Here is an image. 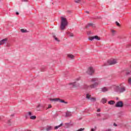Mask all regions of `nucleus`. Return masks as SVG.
Returning <instances> with one entry per match:
<instances>
[{
	"mask_svg": "<svg viewBox=\"0 0 131 131\" xmlns=\"http://www.w3.org/2000/svg\"><path fill=\"white\" fill-rule=\"evenodd\" d=\"M50 108H52V105H51V104L48 105V109H50Z\"/></svg>",
	"mask_w": 131,
	"mask_h": 131,
	"instance_id": "obj_32",
	"label": "nucleus"
},
{
	"mask_svg": "<svg viewBox=\"0 0 131 131\" xmlns=\"http://www.w3.org/2000/svg\"><path fill=\"white\" fill-rule=\"evenodd\" d=\"M65 125L67 128H68L69 126H70V123H66Z\"/></svg>",
	"mask_w": 131,
	"mask_h": 131,
	"instance_id": "obj_26",
	"label": "nucleus"
},
{
	"mask_svg": "<svg viewBox=\"0 0 131 131\" xmlns=\"http://www.w3.org/2000/svg\"><path fill=\"white\" fill-rule=\"evenodd\" d=\"M80 2H81V0H76V1H75V3H76V4H79V3H80Z\"/></svg>",
	"mask_w": 131,
	"mask_h": 131,
	"instance_id": "obj_28",
	"label": "nucleus"
},
{
	"mask_svg": "<svg viewBox=\"0 0 131 131\" xmlns=\"http://www.w3.org/2000/svg\"><path fill=\"white\" fill-rule=\"evenodd\" d=\"M116 92L118 93H123V92H125V87L121 88L119 86H117L116 87Z\"/></svg>",
	"mask_w": 131,
	"mask_h": 131,
	"instance_id": "obj_5",
	"label": "nucleus"
},
{
	"mask_svg": "<svg viewBox=\"0 0 131 131\" xmlns=\"http://www.w3.org/2000/svg\"><path fill=\"white\" fill-rule=\"evenodd\" d=\"M63 125V123H61V124L59 125L56 126L54 127V129H58L59 127H61Z\"/></svg>",
	"mask_w": 131,
	"mask_h": 131,
	"instance_id": "obj_20",
	"label": "nucleus"
},
{
	"mask_svg": "<svg viewBox=\"0 0 131 131\" xmlns=\"http://www.w3.org/2000/svg\"><path fill=\"white\" fill-rule=\"evenodd\" d=\"M116 24L117 26H120V25L117 21H116Z\"/></svg>",
	"mask_w": 131,
	"mask_h": 131,
	"instance_id": "obj_30",
	"label": "nucleus"
},
{
	"mask_svg": "<svg viewBox=\"0 0 131 131\" xmlns=\"http://www.w3.org/2000/svg\"><path fill=\"white\" fill-rule=\"evenodd\" d=\"M71 116H72V114L70 112H67L66 113L65 117H71Z\"/></svg>",
	"mask_w": 131,
	"mask_h": 131,
	"instance_id": "obj_16",
	"label": "nucleus"
},
{
	"mask_svg": "<svg viewBox=\"0 0 131 131\" xmlns=\"http://www.w3.org/2000/svg\"><path fill=\"white\" fill-rule=\"evenodd\" d=\"M105 119H106V118H103L102 119V120H105Z\"/></svg>",
	"mask_w": 131,
	"mask_h": 131,
	"instance_id": "obj_43",
	"label": "nucleus"
},
{
	"mask_svg": "<svg viewBox=\"0 0 131 131\" xmlns=\"http://www.w3.org/2000/svg\"><path fill=\"white\" fill-rule=\"evenodd\" d=\"M89 33H92V32H91V31H90V32H89Z\"/></svg>",
	"mask_w": 131,
	"mask_h": 131,
	"instance_id": "obj_44",
	"label": "nucleus"
},
{
	"mask_svg": "<svg viewBox=\"0 0 131 131\" xmlns=\"http://www.w3.org/2000/svg\"><path fill=\"white\" fill-rule=\"evenodd\" d=\"M30 119H32L33 120H35V119H36V116H31L30 117Z\"/></svg>",
	"mask_w": 131,
	"mask_h": 131,
	"instance_id": "obj_24",
	"label": "nucleus"
},
{
	"mask_svg": "<svg viewBox=\"0 0 131 131\" xmlns=\"http://www.w3.org/2000/svg\"><path fill=\"white\" fill-rule=\"evenodd\" d=\"M101 103L103 104H105V103H107V98H103L101 101Z\"/></svg>",
	"mask_w": 131,
	"mask_h": 131,
	"instance_id": "obj_19",
	"label": "nucleus"
},
{
	"mask_svg": "<svg viewBox=\"0 0 131 131\" xmlns=\"http://www.w3.org/2000/svg\"><path fill=\"white\" fill-rule=\"evenodd\" d=\"M8 41L7 38H5L0 41V46L2 45H5V43H7V41Z\"/></svg>",
	"mask_w": 131,
	"mask_h": 131,
	"instance_id": "obj_12",
	"label": "nucleus"
},
{
	"mask_svg": "<svg viewBox=\"0 0 131 131\" xmlns=\"http://www.w3.org/2000/svg\"><path fill=\"white\" fill-rule=\"evenodd\" d=\"M41 71H44V70H42V68L41 69Z\"/></svg>",
	"mask_w": 131,
	"mask_h": 131,
	"instance_id": "obj_45",
	"label": "nucleus"
},
{
	"mask_svg": "<svg viewBox=\"0 0 131 131\" xmlns=\"http://www.w3.org/2000/svg\"><path fill=\"white\" fill-rule=\"evenodd\" d=\"M119 98H118V97H116V100H119Z\"/></svg>",
	"mask_w": 131,
	"mask_h": 131,
	"instance_id": "obj_42",
	"label": "nucleus"
},
{
	"mask_svg": "<svg viewBox=\"0 0 131 131\" xmlns=\"http://www.w3.org/2000/svg\"><path fill=\"white\" fill-rule=\"evenodd\" d=\"M24 2H27V0H24Z\"/></svg>",
	"mask_w": 131,
	"mask_h": 131,
	"instance_id": "obj_46",
	"label": "nucleus"
},
{
	"mask_svg": "<svg viewBox=\"0 0 131 131\" xmlns=\"http://www.w3.org/2000/svg\"><path fill=\"white\" fill-rule=\"evenodd\" d=\"M97 116H101V114H100V113L97 114Z\"/></svg>",
	"mask_w": 131,
	"mask_h": 131,
	"instance_id": "obj_34",
	"label": "nucleus"
},
{
	"mask_svg": "<svg viewBox=\"0 0 131 131\" xmlns=\"http://www.w3.org/2000/svg\"><path fill=\"white\" fill-rule=\"evenodd\" d=\"M46 131H51L53 129V127L52 126H47L46 127Z\"/></svg>",
	"mask_w": 131,
	"mask_h": 131,
	"instance_id": "obj_17",
	"label": "nucleus"
},
{
	"mask_svg": "<svg viewBox=\"0 0 131 131\" xmlns=\"http://www.w3.org/2000/svg\"><path fill=\"white\" fill-rule=\"evenodd\" d=\"M68 57L69 59H73L74 58V55L72 54H68Z\"/></svg>",
	"mask_w": 131,
	"mask_h": 131,
	"instance_id": "obj_22",
	"label": "nucleus"
},
{
	"mask_svg": "<svg viewBox=\"0 0 131 131\" xmlns=\"http://www.w3.org/2000/svg\"><path fill=\"white\" fill-rule=\"evenodd\" d=\"M96 129H97V127H95V128H92L91 129V131H95V130H96Z\"/></svg>",
	"mask_w": 131,
	"mask_h": 131,
	"instance_id": "obj_31",
	"label": "nucleus"
},
{
	"mask_svg": "<svg viewBox=\"0 0 131 131\" xmlns=\"http://www.w3.org/2000/svg\"><path fill=\"white\" fill-rule=\"evenodd\" d=\"M50 101H51V102L58 101V102H59V103H63L64 104H68V102H67L60 98H50Z\"/></svg>",
	"mask_w": 131,
	"mask_h": 131,
	"instance_id": "obj_3",
	"label": "nucleus"
},
{
	"mask_svg": "<svg viewBox=\"0 0 131 131\" xmlns=\"http://www.w3.org/2000/svg\"><path fill=\"white\" fill-rule=\"evenodd\" d=\"M114 126H117V124H116V123H114Z\"/></svg>",
	"mask_w": 131,
	"mask_h": 131,
	"instance_id": "obj_37",
	"label": "nucleus"
},
{
	"mask_svg": "<svg viewBox=\"0 0 131 131\" xmlns=\"http://www.w3.org/2000/svg\"><path fill=\"white\" fill-rule=\"evenodd\" d=\"M126 75H129V72H127L126 73Z\"/></svg>",
	"mask_w": 131,
	"mask_h": 131,
	"instance_id": "obj_38",
	"label": "nucleus"
},
{
	"mask_svg": "<svg viewBox=\"0 0 131 131\" xmlns=\"http://www.w3.org/2000/svg\"><path fill=\"white\" fill-rule=\"evenodd\" d=\"M101 92H103V93H106V92H108L109 91V88L107 87H104L101 89Z\"/></svg>",
	"mask_w": 131,
	"mask_h": 131,
	"instance_id": "obj_13",
	"label": "nucleus"
},
{
	"mask_svg": "<svg viewBox=\"0 0 131 131\" xmlns=\"http://www.w3.org/2000/svg\"><path fill=\"white\" fill-rule=\"evenodd\" d=\"M31 115H32V113L31 112H28L25 115V118H26V119H27V118H28V116H30H30H31Z\"/></svg>",
	"mask_w": 131,
	"mask_h": 131,
	"instance_id": "obj_15",
	"label": "nucleus"
},
{
	"mask_svg": "<svg viewBox=\"0 0 131 131\" xmlns=\"http://www.w3.org/2000/svg\"><path fill=\"white\" fill-rule=\"evenodd\" d=\"M11 116H14V114L11 115Z\"/></svg>",
	"mask_w": 131,
	"mask_h": 131,
	"instance_id": "obj_47",
	"label": "nucleus"
},
{
	"mask_svg": "<svg viewBox=\"0 0 131 131\" xmlns=\"http://www.w3.org/2000/svg\"><path fill=\"white\" fill-rule=\"evenodd\" d=\"M129 47H130V44H128L127 45V48H128Z\"/></svg>",
	"mask_w": 131,
	"mask_h": 131,
	"instance_id": "obj_36",
	"label": "nucleus"
},
{
	"mask_svg": "<svg viewBox=\"0 0 131 131\" xmlns=\"http://www.w3.org/2000/svg\"><path fill=\"white\" fill-rule=\"evenodd\" d=\"M89 40H94V39H96V40H100V37L96 35L89 37Z\"/></svg>",
	"mask_w": 131,
	"mask_h": 131,
	"instance_id": "obj_10",
	"label": "nucleus"
},
{
	"mask_svg": "<svg viewBox=\"0 0 131 131\" xmlns=\"http://www.w3.org/2000/svg\"><path fill=\"white\" fill-rule=\"evenodd\" d=\"M85 13H86L87 14H89V13H90V12H89V11H85Z\"/></svg>",
	"mask_w": 131,
	"mask_h": 131,
	"instance_id": "obj_39",
	"label": "nucleus"
},
{
	"mask_svg": "<svg viewBox=\"0 0 131 131\" xmlns=\"http://www.w3.org/2000/svg\"><path fill=\"white\" fill-rule=\"evenodd\" d=\"M7 47H10V44L8 43L7 45Z\"/></svg>",
	"mask_w": 131,
	"mask_h": 131,
	"instance_id": "obj_41",
	"label": "nucleus"
},
{
	"mask_svg": "<svg viewBox=\"0 0 131 131\" xmlns=\"http://www.w3.org/2000/svg\"><path fill=\"white\" fill-rule=\"evenodd\" d=\"M40 107H43V106L41 105L40 104H38V105L37 106V111H39L40 109H39Z\"/></svg>",
	"mask_w": 131,
	"mask_h": 131,
	"instance_id": "obj_23",
	"label": "nucleus"
},
{
	"mask_svg": "<svg viewBox=\"0 0 131 131\" xmlns=\"http://www.w3.org/2000/svg\"><path fill=\"white\" fill-rule=\"evenodd\" d=\"M78 80H80V77H79L76 79V81H78Z\"/></svg>",
	"mask_w": 131,
	"mask_h": 131,
	"instance_id": "obj_29",
	"label": "nucleus"
},
{
	"mask_svg": "<svg viewBox=\"0 0 131 131\" xmlns=\"http://www.w3.org/2000/svg\"><path fill=\"white\" fill-rule=\"evenodd\" d=\"M128 84L131 85V78H128Z\"/></svg>",
	"mask_w": 131,
	"mask_h": 131,
	"instance_id": "obj_27",
	"label": "nucleus"
},
{
	"mask_svg": "<svg viewBox=\"0 0 131 131\" xmlns=\"http://www.w3.org/2000/svg\"><path fill=\"white\" fill-rule=\"evenodd\" d=\"M108 104L110 105H114V104H115V102L113 100H111L108 102Z\"/></svg>",
	"mask_w": 131,
	"mask_h": 131,
	"instance_id": "obj_21",
	"label": "nucleus"
},
{
	"mask_svg": "<svg viewBox=\"0 0 131 131\" xmlns=\"http://www.w3.org/2000/svg\"><path fill=\"white\" fill-rule=\"evenodd\" d=\"M117 108H122L123 107V102L122 101H118L115 105Z\"/></svg>",
	"mask_w": 131,
	"mask_h": 131,
	"instance_id": "obj_9",
	"label": "nucleus"
},
{
	"mask_svg": "<svg viewBox=\"0 0 131 131\" xmlns=\"http://www.w3.org/2000/svg\"><path fill=\"white\" fill-rule=\"evenodd\" d=\"M68 36H69V37H73L74 35H73V33H68Z\"/></svg>",
	"mask_w": 131,
	"mask_h": 131,
	"instance_id": "obj_25",
	"label": "nucleus"
},
{
	"mask_svg": "<svg viewBox=\"0 0 131 131\" xmlns=\"http://www.w3.org/2000/svg\"><path fill=\"white\" fill-rule=\"evenodd\" d=\"M54 39H55V40H56V41H57V42H60V40L59 39H58V37H57V36H56V35H52Z\"/></svg>",
	"mask_w": 131,
	"mask_h": 131,
	"instance_id": "obj_18",
	"label": "nucleus"
},
{
	"mask_svg": "<svg viewBox=\"0 0 131 131\" xmlns=\"http://www.w3.org/2000/svg\"><path fill=\"white\" fill-rule=\"evenodd\" d=\"M20 31L23 33H28L30 32V31L24 29H20Z\"/></svg>",
	"mask_w": 131,
	"mask_h": 131,
	"instance_id": "obj_14",
	"label": "nucleus"
},
{
	"mask_svg": "<svg viewBox=\"0 0 131 131\" xmlns=\"http://www.w3.org/2000/svg\"><path fill=\"white\" fill-rule=\"evenodd\" d=\"M61 24H60V29L61 30H65L66 26L68 25V23L67 22V19L63 17H61Z\"/></svg>",
	"mask_w": 131,
	"mask_h": 131,
	"instance_id": "obj_2",
	"label": "nucleus"
},
{
	"mask_svg": "<svg viewBox=\"0 0 131 131\" xmlns=\"http://www.w3.org/2000/svg\"><path fill=\"white\" fill-rule=\"evenodd\" d=\"M68 85L69 86L70 88H78L79 87V83L77 82V81H75L72 83H70Z\"/></svg>",
	"mask_w": 131,
	"mask_h": 131,
	"instance_id": "obj_4",
	"label": "nucleus"
},
{
	"mask_svg": "<svg viewBox=\"0 0 131 131\" xmlns=\"http://www.w3.org/2000/svg\"><path fill=\"white\" fill-rule=\"evenodd\" d=\"M9 125H11V124H9Z\"/></svg>",
	"mask_w": 131,
	"mask_h": 131,
	"instance_id": "obj_50",
	"label": "nucleus"
},
{
	"mask_svg": "<svg viewBox=\"0 0 131 131\" xmlns=\"http://www.w3.org/2000/svg\"><path fill=\"white\" fill-rule=\"evenodd\" d=\"M97 111V112H100V111H101V110L100 108H98Z\"/></svg>",
	"mask_w": 131,
	"mask_h": 131,
	"instance_id": "obj_35",
	"label": "nucleus"
},
{
	"mask_svg": "<svg viewBox=\"0 0 131 131\" xmlns=\"http://www.w3.org/2000/svg\"><path fill=\"white\" fill-rule=\"evenodd\" d=\"M117 61L116 59H111L107 61L108 65H115V64H117Z\"/></svg>",
	"mask_w": 131,
	"mask_h": 131,
	"instance_id": "obj_7",
	"label": "nucleus"
},
{
	"mask_svg": "<svg viewBox=\"0 0 131 131\" xmlns=\"http://www.w3.org/2000/svg\"><path fill=\"white\" fill-rule=\"evenodd\" d=\"M88 82L90 84H84V89L85 90H93V89H96L101 83V80L98 78H92L88 81Z\"/></svg>",
	"mask_w": 131,
	"mask_h": 131,
	"instance_id": "obj_1",
	"label": "nucleus"
},
{
	"mask_svg": "<svg viewBox=\"0 0 131 131\" xmlns=\"http://www.w3.org/2000/svg\"><path fill=\"white\" fill-rule=\"evenodd\" d=\"M94 72H95V70H94L93 67H90L86 72L87 74L89 75H92Z\"/></svg>",
	"mask_w": 131,
	"mask_h": 131,
	"instance_id": "obj_8",
	"label": "nucleus"
},
{
	"mask_svg": "<svg viewBox=\"0 0 131 131\" xmlns=\"http://www.w3.org/2000/svg\"><path fill=\"white\" fill-rule=\"evenodd\" d=\"M86 98L88 100H90L91 102H96V98L91 97V95H90L89 94H87L86 95Z\"/></svg>",
	"mask_w": 131,
	"mask_h": 131,
	"instance_id": "obj_6",
	"label": "nucleus"
},
{
	"mask_svg": "<svg viewBox=\"0 0 131 131\" xmlns=\"http://www.w3.org/2000/svg\"><path fill=\"white\" fill-rule=\"evenodd\" d=\"M10 120H9V121H8V123H9V122H10Z\"/></svg>",
	"mask_w": 131,
	"mask_h": 131,
	"instance_id": "obj_48",
	"label": "nucleus"
},
{
	"mask_svg": "<svg viewBox=\"0 0 131 131\" xmlns=\"http://www.w3.org/2000/svg\"><path fill=\"white\" fill-rule=\"evenodd\" d=\"M112 32L113 33H114L115 32H116V31L114 30H112Z\"/></svg>",
	"mask_w": 131,
	"mask_h": 131,
	"instance_id": "obj_33",
	"label": "nucleus"
},
{
	"mask_svg": "<svg viewBox=\"0 0 131 131\" xmlns=\"http://www.w3.org/2000/svg\"><path fill=\"white\" fill-rule=\"evenodd\" d=\"M99 120H102V119H99Z\"/></svg>",
	"mask_w": 131,
	"mask_h": 131,
	"instance_id": "obj_49",
	"label": "nucleus"
},
{
	"mask_svg": "<svg viewBox=\"0 0 131 131\" xmlns=\"http://www.w3.org/2000/svg\"><path fill=\"white\" fill-rule=\"evenodd\" d=\"M96 27V25L95 24H94L93 23H89L86 26H85V28H89V27Z\"/></svg>",
	"mask_w": 131,
	"mask_h": 131,
	"instance_id": "obj_11",
	"label": "nucleus"
},
{
	"mask_svg": "<svg viewBox=\"0 0 131 131\" xmlns=\"http://www.w3.org/2000/svg\"><path fill=\"white\" fill-rule=\"evenodd\" d=\"M16 14L17 15H19V12H16Z\"/></svg>",
	"mask_w": 131,
	"mask_h": 131,
	"instance_id": "obj_40",
	"label": "nucleus"
}]
</instances>
